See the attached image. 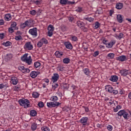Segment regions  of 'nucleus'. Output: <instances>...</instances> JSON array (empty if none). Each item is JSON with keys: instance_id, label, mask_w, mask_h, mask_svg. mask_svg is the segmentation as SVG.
I'll return each mask as SVG.
<instances>
[{"instance_id": "1", "label": "nucleus", "mask_w": 131, "mask_h": 131, "mask_svg": "<svg viewBox=\"0 0 131 131\" xmlns=\"http://www.w3.org/2000/svg\"><path fill=\"white\" fill-rule=\"evenodd\" d=\"M28 54L26 53L23 56L21 57V60L23 62H26L28 65H30L32 63V59H31V56L27 57Z\"/></svg>"}, {"instance_id": "2", "label": "nucleus", "mask_w": 131, "mask_h": 131, "mask_svg": "<svg viewBox=\"0 0 131 131\" xmlns=\"http://www.w3.org/2000/svg\"><path fill=\"white\" fill-rule=\"evenodd\" d=\"M118 115H119V116H123L125 119H129V116L128 115V113H127V112H125L124 110L120 111L118 113Z\"/></svg>"}, {"instance_id": "3", "label": "nucleus", "mask_w": 131, "mask_h": 131, "mask_svg": "<svg viewBox=\"0 0 131 131\" xmlns=\"http://www.w3.org/2000/svg\"><path fill=\"white\" fill-rule=\"evenodd\" d=\"M118 115H119V116H123L125 119H129V116L128 115V113H127V112H125L124 110L120 111L118 113Z\"/></svg>"}, {"instance_id": "4", "label": "nucleus", "mask_w": 131, "mask_h": 131, "mask_svg": "<svg viewBox=\"0 0 131 131\" xmlns=\"http://www.w3.org/2000/svg\"><path fill=\"white\" fill-rule=\"evenodd\" d=\"M88 121L89 118L88 117H83L80 119L79 123L85 126V125H89L90 123H89Z\"/></svg>"}, {"instance_id": "5", "label": "nucleus", "mask_w": 131, "mask_h": 131, "mask_svg": "<svg viewBox=\"0 0 131 131\" xmlns=\"http://www.w3.org/2000/svg\"><path fill=\"white\" fill-rule=\"evenodd\" d=\"M29 33H30L31 35H32L33 37H36V36H37V28H34L30 29Z\"/></svg>"}, {"instance_id": "6", "label": "nucleus", "mask_w": 131, "mask_h": 131, "mask_svg": "<svg viewBox=\"0 0 131 131\" xmlns=\"http://www.w3.org/2000/svg\"><path fill=\"white\" fill-rule=\"evenodd\" d=\"M25 50L28 51H31L33 49V45L31 43V42H27L24 46Z\"/></svg>"}, {"instance_id": "7", "label": "nucleus", "mask_w": 131, "mask_h": 131, "mask_svg": "<svg viewBox=\"0 0 131 131\" xmlns=\"http://www.w3.org/2000/svg\"><path fill=\"white\" fill-rule=\"evenodd\" d=\"M48 36H53V32L54 31V26L52 25H49L48 27Z\"/></svg>"}, {"instance_id": "8", "label": "nucleus", "mask_w": 131, "mask_h": 131, "mask_svg": "<svg viewBox=\"0 0 131 131\" xmlns=\"http://www.w3.org/2000/svg\"><path fill=\"white\" fill-rule=\"evenodd\" d=\"M116 60L120 62H124L127 61V57L125 55H122L116 57Z\"/></svg>"}, {"instance_id": "9", "label": "nucleus", "mask_w": 131, "mask_h": 131, "mask_svg": "<svg viewBox=\"0 0 131 131\" xmlns=\"http://www.w3.org/2000/svg\"><path fill=\"white\" fill-rule=\"evenodd\" d=\"M59 77H60V75H59L58 73H55L53 74V76L51 78V80L52 81H53V82H56L58 81V80L59 79Z\"/></svg>"}, {"instance_id": "10", "label": "nucleus", "mask_w": 131, "mask_h": 131, "mask_svg": "<svg viewBox=\"0 0 131 131\" xmlns=\"http://www.w3.org/2000/svg\"><path fill=\"white\" fill-rule=\"evenodd\" d=\"M18 78L15 76L11 77V82L13 85H16L18 83Z\"/></svg>"}, {"instance_id": "11", "label": "nucleus", "mask_w": 131, "mask_h": 131, "mask_svg": "<svg viewBox=\"0 0 131 131\" xmlns=\"http://www.w3.org/2000/svg\"><path fill=\"white\" fill-rule=\"evenodd\" d=\"M64 45L67 49H68V50H72L73 47L72 44L69 41L65 42L64 43Z\"/></svg>"}, {"instance_id": "12", "label": "nucleus", "mask_w": 131, "mask_h": 131, "mask_svg": "<svg viewBox=\"0 0 131 131\" xmlns=\"http://www.w3.org/2000/svg\"><path fill=\"white\" fill-rule=\"evenodd\" d=\"M117 20L119 23H122L123 22V18L121 14H118L117 15Z\"/></svg>"}, {"instance_id": "13", "label": "nucleus", "mask_w": 131, "mask_h": 131, "mask_svg": "<svg viewBox=\"0 0 131 131\" xmlns=\"http://www.w3.org/2000/svg\"><path fill=\"white\" fill-rule=\"evenodd\" d=\"M105 90L106 91L108 92V93H112L114 89H113V87L111 85H106L105 86Z\"/></svg>"}, {"instance_id": "14", "label": "nucleus", "mask_w": 131, "mask_h": 131, "mask_svg": "<svg viewBox=\"0 0 131 131\" xmlns=\"http://www.w3.org/2000/svg\"><path fill=\"white\" fill-rule=\"evenodd\" d=\"M47 105L48 108H55L56 107V104L54 102H47Z\"/></svg>"}, {"instance_id": "15", "label": "nucleus", "mask_w": 131, "mask_h": 131, "mask_svg": "<svg viewBox=\"0 0 131 131\" xmlns=\"http://www.w3.org/2000/svg\"><path fill=\"white\" fill-rule=\"evenodd\" d=\"M116 8L117 10H121L122 8H123V3H119L116 4Z\"/></svg>"}, {"instance_id": "16", "label": "nucleus", "mask_w": 131, "mask_h": 131, "mask_svg": "<svg viewBox=\"0 0 131 131\" xmlns=\"http://www.w3.org/2000/svg\"><path fill=\"white\" fill-rule=\"evenodd\" d=\"M110 80H111V81H113V82H116L118 80V77L117 76H112Z\"/></svg>"}, {"instance_id": "17", "label": "nucleus", "mask_w": 131, "mask_h": 131, "mask_svg": "<svg viewBox=\"0 0 131 131\" xmlns=\"http://www.w3.org/2000/svg\"><path fill=\"white\" fill-rule=\"evenodd\" d=\"M13 58V54L11 53L7 54L5 56V60L6 61H10Z\"/></svg>"}, {"instance_id": "18", "label": "nucleus", "mask_w": 131, "mask_h": 131, "mask_svg": "<svg viewBox=\"0 0 131 131\" xmlns=\"http://www.w3.org/2000/svg\"><path fill=\"white\" fill-rule=\"evenodd\" d=\"M5 19L6 21H10V20L12 19V15L11 14L8 13L5 15Z\"/></svg>"}, {"instance_id": "19", "label": "nucleus", "mask_w": 131, "mask_h": 131, "mask_svg": "<svg viewBox=\"0 0 131 131\" xmlns=\"http://www.w3.org/2000/svg\"><path fill=\"white\" fill-rule=\"evenodd\" d=\"M114 45H115V41H111L110 42L108 43L106 48L110 49L113 47Z\"/></svg>"}, {"instance_id": "20", "label": "nucleus", "mask_w": 131, "mask_h": 131, "mask_svg": "<svg viewBox=\"0 0 131 131\" xmlns=\"http://www.w3.org/2000/svg\"><path fill=\"white\" fill-rule=\"evenodd\" d=\"M37 74H38L37 72L32 71L30 73V76H31V77H32V78H35V77H36V76H37Z\"/></svg>"}, {"instance_id": "21", "label": "nucleus", "mask_w": 131, "mask_h": 131, "mask_svg": "<svg viewBox=\"0 0 131 131\" xmlns=\"http://www.w3.org/2000/svg\"><path fill=\"white\" fill-rule=\"evenodd\" d=\"M55 55L57 58H61L63 56V53L62 52L56 51L55 53Z\"/></svg>"}, {"instance_id": "22", "label": "nucleus", "mask_w": 131, "mask_h": 131, "mask_svg": "<svg viewBox=\"0 0 131 131\" xmlns=\"http://www.w3.org/2000/svg\"><path fill=\"white\" fill-rule=\"evenodd\" d=\"M120 73L122 76H126L128 74V70H121Z\"/></svg>"}, {"instance_id": "23", "label": "nucleus", "mask_w": 131, "mask_h": 131, "mask_svg": "<svg viewBox=\"0 0 131 131\" xmlns=\"http://www.w3.org/2000/svg\"><path fill=\"white\" fill-rule=\"evenodd\" d=\"M33 22V20L32 19H28L27 20H26L25 23L26 24V25H27V26L28 27H29V26H30L31 25V24Z\"/></svg>"}, {"instance_id": "24", "label": "nucleus", "mask_w": 131, "mask_h": 131, "mask_svg": "<svg viewBox=\"0 0 131 131\" xmlns=\"http://www.w3.org/2000/svg\"><path fill=\"white\" fill-rule=\"evenodd\" d=\"M77 25L78 26V27L82 28L84 26V24L83 22L81 21L80 20H78L77 21Z\"/></svg>"}, {"instance_id": "25", "label": "nucleus", "mask_w": 131, "mask_h": 131, "mask_svg": "<svg viewBox=\"0 0 131 131\" xmlns=\"http://www.w3.org/2000/svg\"><path fill=\"white\" fill-rule=\"evenodd\" d=\"M26 99L25 98H23L21 99H19L18 100V103L20 105V106H24V103H25L26 102Z\"/></svg>"}, {"instance_id": "26", "label": "nucleus", "mask_w": 131, "mask_h": 131, "mask_svg": "<svg viewBox=\"0 0 131 131\" xmlns=\"http://www.w3.org/2000/svg\"><path fill=\"white\" fill-rule=\"evenodd\" d=\"M25 101H26V102H25L24 106L25 108H28V107H29V105H30V102H29V100L28 99H26L25 100Z\"/></svg>"}, {"instance_id": "27", "label": "nucleus", "mask_w": 131, "mask_h": 131, "mask_svg": "<svg viewBox=\"0 0 131 131\" xmlns=\"http://www.w3.org/2000/svg\"><path fill=\"white\" fill-rule=\"evenodd\" d=\"M68 0H60V5H63V6H66V5H68Z\"/></svg>"}, {"instance_id": "28", "label": "nucleus", "mask_w": 131, "mask_h": 131, "mask_svg": "<svg viewBox=\"0 0 131 131\" xmlns=\"http://www.w3.org/2000/svg\"><path fill=\"white\" fill-rule=\"evenodd\" d=\"M31 128L33 130H36V128H37V124L36 123L32 124Z\"/></svg>"}, {"instance_id": "29", "label": "nucleus", "mask_w": 131, "mask_h": 131, "mask_svg": "<svg viewBox=\"0 0 131 131\" xmlns=\"http://www.w3.org/2000/svg\"><path fill=\"white\" fill-rule=\"evenodd\" d=\"M70 62V59L69 58H65L63 59V63L64 64H69Z\"/></svg>"}, {"instance_id": "30", "label": "nucleus", "mask_w": 131, "mask_h": 131, "mask_svg": "<svg viewBox=\"0 0 131 131\" xmlns=\"http://www.w3.org/2000/svg\"><path fill=\"white\" fill-rule=\"evenodd\" d=\"M30 114L31 116H36V114H37V112L35 110H31L30 111Z\"/></svg>"}, {"instance_id": "31", "label": "nucleus", "mask_w": 131, "mask_h": 131, "mask_svg": "<svg viewBox=\"0 0 131 131\" xmlns=\"http://www.w3.org/2000/svg\"><path fill=\"white\" fill-rule=\"evenodd\" d=\"M115 54L113 53H111L107 54V58L108 59H113L114 58Z\"/></svg>"}, {"instance_id": "32", "label": "nucleus", "mask_w": 131, "mask_h": 131, "mask_svg": "<svg viewBox=\"0 0 131 131\" xmlns=\"http://www.w3.org/2000/svg\"><path fill=\"white\" fill-rule=\"evenodd\" d=\"M83 71L85 75H89V74H90V69L88 68L84 69Z\"/></svg>"}, {"instance_id": "33", "label": "nucleus", "mask_w": 131, "mask_h": 131, "mask_svg": "<svg viewBox=\"0 0 131 131\" xmlns=\"http://www.w3.org/2000/svg\"><path fill=\"white\" fill-rule=\"evenodd\" d=\"M51 100L52 101V102H57V101H58V97L56 96H52L51 98Z\"/></svg>"}, {"instance_id": "34", "label": "nucleus", "mask_w": 131, "mask_h": 131, "mask_svg": "<svg viewBox=\"0 0 131 131\" xmlns=\"http://www.w3.org/2000/svg\"><path fill=\"white\" fill-rule=\"evenodd\" d=\"M34 65L35 68H38V67H40V62L36 61L34 62Z\"/></svg>"}, {"instance_id": "35", "label": "nucleus", "mask_w": 131, "mask_h": 131, "mask_svg": "<svg viewBox=\"0 0 131 131\" xmlns=\"http://www.w3.org/2000/svg\"><path fill=\"white\" fill-rule=\"evenodd\" d=\"M62 31H67L68 30V28L66 25H62L61 27Z\"/></svg>"}, {"instance_id": "36", "label": "nucleus", "mask_w": 131, "mask_h": 131, "mask_svg": "<svg viewBox=\"0 0 131 131\" xmlns=\"http://www.w3.org/2000/svg\"><path fill=\"white\" fill-rule=\"evenodd\" d=\"M40 40L42 42L43 44L45 43V45H48V40H47L46 38H42Z\"/></svg>"}, {"instance_id": "37", "label": "nucleus", "mask_w": 131, "mask_h": 131, "mask_svg": "<svg viewBox=\"0 0 131 131\" xmlns=\"http://www.w3.org/2000/svg\"><path fill=\"white\" fill-rule=\"evenodd\" d=\"M32 96L33 98H38L39 97V94L37 92H33Z\"/></svg>"}, {"instance_id": "38", "label": "nucleus", "mask_w": 131, "mask_h": 131, "mask_svg": "<svg viewBox=\"0 0 131 131\" xmlns=\"http://www.w3.org/2000/svg\"><path fill=\"white\" fill-rule=\"evenodd\" d=\"M119 109H121V105H118L116 106V108H114V112H117Z\"/></svg>"}, {"instance_id": "39", "label": "nucleus", "mask_w": 131, "mask_h": 131, "mask_svg": "<svg viewBox=\"0 0 131 131\" xmlns=\"http://www.w3.org/2000/svg\"><path fill=\"white\" fill-rule=\"evenodd\" d=\"M71 39H72V40H73V41H77V40H78L77 37H76V36H74V35H72L71 37Z\"/></svg>"}, {"instance_id": "40", "label": "nucleus", "mask_w": 131, "mask_h": 131, "mask_svg": "<svg viewBox=\"0 0 131 131\" xmlns=\"http://www.w3.org/2000/svg\"><path fill=\"white\" fill-rule=\"evenodd\" d=\"M11 45V42L8 41L6 42H3V46H4V47H9V46H10Z\"/></svg>"}, {"instance_id": "41", "label": "nucleus", "mask_w": 131, "mask_h": 131, "mask_svg": "<svg viewBox=\"0 0 131 131\" xmlns=\"http://www.w3.org/2000/svg\"><path fill=\"white\" fill-rule=\"evenodd\" d=\"M85 20H86L87 21H89V22H93L94 20V18L93 17H85L84 18Z\"/></svg>"}, {"instance_id": "42", "label": "nucleus", "mask_w": 131, "mask_h": 131, "mask_svg": "<svg viewBox=\"0 0 131 131\" xmlns=\"http://www.w3.org/2000/svg\"><path fill=\"white\" fill-rule=\"evenodd\" d=\"M41 130L43 131H50V128L49 127L45 126L41 128Z\"/></svg>"}, {"instance_id": "43", "label": "nucleus", "mask_w": 131, "mask_h": 131, "mask_svg": "<svg viewBox=\"0 0 131 131\" xmlns=\"http://www.w3.org/2000/svg\"><path fill=\"white\" fill-rule=\"evenodd\" d=\"M43 44L42 43V42L40 41V40L38 42L37 46L38 48H41L42 47V45Z\"/></svg>"}, {"instance_id": "44", "label": "nucleus", "mask_w": 131, "mask_h": 131, "mask_svg": "<svg viewBox=\"0 0 131 131\" xmlns=\"http://www.w3.org/2000/svg\"><path fill=\"white\" fill-rule=\"evenodd\" d=\"M15 39L16 40H22V36H21V35L16 36L15 37Z\"/></svg>"}, {"instance_id": "45", "label": "nucleus", "mask_w": 131, "mask_h": 131, "mask_svg": "<svg viewBox=\"0 0 131 131\" xmlns=\"http://www.w3.org/2000/svg\"><path fill=\"white\" fill-rule=\"evenodd\" d=\"M100 25H101V24L99 22L96 21L95 23V26L94 27L95 29H97L99 28L100 27Z\"/></svg>"}, {"instance_id": "46", "label": "nucleus", "mask_w": 131, "mask_h": 131, "mask_svg": "<svg viewBox=\"0 0 131 131\" xmlns=\"http://www.w3.org/2000/svg\"><path fill=\"white\" fill-rule=\"evenodd\" d=\"M58 85H59L58 84V83L53 84L52 85V90L53 91H55V90H56V89H57L58 88Z\"/></svg>"}, {"instance_id": "47", "label": "nucleus", "mask_w": 131, "mask_h": 131, "mask_svg": "<svg viewBox=\"0 0 131 131\" xmlns=\"http://www.w3.org/2000/svg\"><path fill=\"white\" fill-rule=\"evenodd\" d=\"M38 106H39L40 108H42L45 106V104H43V102L40 101L38 103Z\"/></svg>"}, {"instance_id": "48", "label": "nucleus", "mask_w": 131, "mask_h": 131, "mask_svg": "<svg viewBox=\"0 0 131 131\" xmlns=\"http://www.w3.org/2000/svg\"><path fill=\"white\" fill-rule=\"evenodd\" d=\"M30 14L31 15H32V16H35V15H36V11H35V10L30 11Z\"/></svg>"}, {"instance_id": "49", "label": "nucleus", "mask_w": 131, "mask_h": 131, "mask_svg": "<svg viewBox=\"0 0 131 131\" xmlns=\"http://www.w3.org/2000/svg\"><path fill=\"white\" fill-rule=\"evenodd\" d=\"M26 72L27 73H29V72H30V70L28 68H25L24 71H23V73H26Z\"/></svg>"}, {"instance_id": "50", "label": "nucleus", "mask_w": 131, "mask_h": 131, "mask_svg": "<svg viewBox=\"0 0 131 131\" xmlns=\"http://www.w3.org/2000/svg\"><path fill=\"white\" fill-rule=\"evenodd\" d=\"M27 27V26L26 25V24H25V23L20 24V27L22 29H24V28H25V27Z\"/></svg>"}, {"instance_id": "51", "label": "nucleus", "mask_w": 131, "mask_h": 131, "mask_svg": "<svg viewBox=\"0 0 131 131\" xmlns=\"http://www.w3.org/2000/svg\"><path fill=\"white\" fill-rule=\"evenodd\" d=\"M25 69V67H24V66H21L18 67V70H20V71H22V72L24 71Z\"/></svg>"}, {"instance_id": "52", "label": "nucleus", "mask_w": 131, "mask_h": 131, "mask_svg": "<svg viewBox=\"0 0 131 131\" xmlns=\"http://www.w3.org/2000/svg\"><path fill=\"white\" fill-rule=\"evenodd\" d=\"M76 12H78L79 13H80V12H82V8L81 7H78L76 9Z\"/></svg>"}, {"instance_id": "53", "label": "nucleus", "mask_w": 131, "mask_h": 131, "mask_svg": "<svg viewBox=\"0 0 131 131\" xmlns=\"http://www.w3.org/2000/svg\"><path fill=\"white\" fill-rule=\"evenodd\" d=\"M107 128L108 129V130L111 131L112 130V129H113V127H112V126L110 125H108L107 126Z\"/></svg>"}, {"instance_id": "54", "label": "nucleus", "mask_w": 131, "mask_h": 131, "mask_svg": "<svg viewBox=\"0 0 131 131\" xmlns=\"http://www.w3.org/2000/svg\"><path fill=\"white\" fill-rule=\"evenodd\" d=\"M123 33H120L119 36H118V38H119V39H121V38H123Z\"/></svg>"}, {"instance_id": "55", "label": "nucleus", "mask_w": 131, "mask_h": 131, "mask_svg": "<svg viewBox=\"0 0 131 131\" xmlns=\"http://www.w3.org/2000/svg\"><path fill=\"white\" fill-rule=\"evenodd\" d=\"M8 31L10 33H13L14 32V29H13V28L11 27L8 29Z\"/></svg>"}, {"instance_id": "56", "label": "nucleus", "mask_w": 131, "mask_h": 131, "mask_svg": "<svg viewBox=\"0 0 131 131\" xmlns=\"http://www.w3.org/2000/svg\"><path fill=\"white\" fill-rule=\"evenodd\" d=\"M102 43L104 45H105L107 47V46H108V40H106V39H103L102 41Z\"/></svg>"}, {"instance_id": "57", "label": "nucleus", "mask_w": 131, "mask_h": 131, "mask_svg": "<svg viewBox=\"0 0 131 131\" xmlns=\"http://www.w3.org/2000/svg\"><path fill=\"white\" fill-rule=\"evenodd\" d=\"M16 26H17V23L16 22H13L12 24H11V27L12 28H15V27H16Z\"/></svg>"}, {"instance_id": "58", "label": "nucleus", "mask_w": 131, "mask_h": 131, "mask_svg": "<svg viewBox=\"0 0 131 131\" xmlns=\"http://www.w3.org/2000/svg\"><path fill=\"white\" fill-rule=\"evenodd\" d=\"M0 38L1 39H4L5 38V33H0Z\"/></svg>"}, {"instance_id": "59", "label": "nucleus", "mask_w": 131, "mask_h": 131, "mask_svg": "<svg viewBox=\"0 0 131 131\" xmlns=\"http://www.w3.org/2000/svg\"><path fill=\"white\" fill-rule=\"evenodd\" d=\"M34 3L35 4V5H40V4H41V1L37 0L34 2Z\"/></svg>"}, {"instance_id": "60", "label": "nucleus", "mask_w": 131, "mask_h": 131, "mask_svg": "<svg viewBox=\"0 0 131 131\" xmlns=\"http://www.w3.org/2000/svg\"><path fill=\"white\" fill-rule=\"evenodd\" d=\"M81 29L84 31V32H88V28L82 27Z\"/></svg>"}, {"instance_id": "61", "label": "nucleus", "mask_w": 131, "mask_h": 131, "mask_svg": "<svg viewBox=\"0 0 131 131\" xmlns=\"http://www.w3.org/2000/svg\"><path fill=\"white\" fill-rule=\"evenodd\" d=\"M113 94H114V95H117V94H118V90H115L114 89V90H113Z\"/></svg>"}, {"instance_id": "62", "label": "nucleus", "mask_w": 131, "mask_h": 131, "mask_svg": "<svg viewBox=\"0 0 131 131\" xmlns=\"http://www.w3.org/2000/svg\"><path fill=\"white\" fill-rule=\"evenodd\" d=\"M18 90H20V87H18V86H15L14 88V91H15L16 92L18 91Z\"/></svg>"}, {"instance_id": "63", "label": "nucleus", "mask_w": 131, "mask_h": 131, "mask_svg": "<svg viewBox=\"0 0 131 131\" xmlns=\"http://www.w3.org/2000/svg\"><path fill=\"white\" fill-rule=\"evenodd\" d=\"M83 108L85 109V112H89L90 111V110L89 109V107H85V106H83Z\"/></svg>"}, {"instance_id": "64", "label": "nucleus", "mask_w": 131, "mask_h": 131, "mask_svg": "<svg viewBox=\"0 0 131 131\" xmlns=\"http://www.w3.org/2000/svg\"><path fill=\"white\" fill-rule=\"evenodd\" d=\"M99 55V51H97L94 52V57H97Z\"/></svg>"}]
</instances>
